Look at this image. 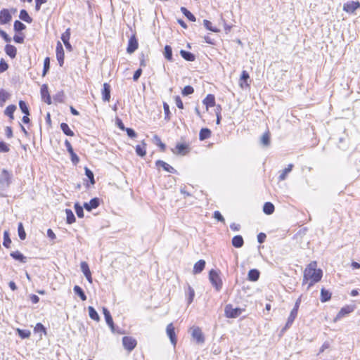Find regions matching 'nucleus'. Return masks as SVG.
Segmentation results:
<instances>
[{"label":"nucleus","mask_w":360,"mask_h":360,"mask_svg":"<svg viewBox=\"0 0 360 360\" xmlns=\"http://www.w3.org/2000/svg\"><path fill=\"white\" fill-rule=\"evenodd\" d=\"M316 266V262H311L304 271L303 283L308 280L311 281L308 288L312 286L315 283L319 282L322 278L323 272L321 269H317Z\"/></svg>","instance_id":"1"},{"label":"nucleus","mask_w":360,"mask_h":360,"mask_svg":"<svg viewBox=\"0 0 360 360\" xmlns=\"http://www.w3.org/2000/svg\"><path fill=\"white\" fill-rule=\"evenodd\" d=\"M209 279L211 282L213 287L215 288L217 291L221 290L222 288V281L218 274V273L214 270L212 269L209 273Z\"/></svg>","instance_id":"2"},{"label":"nucleus","mask_w":360,"mask_h":360,"mask_svg":"<svg viewBox=\"0 0 360 360\" xmlns=\"http://www.w3.org/2000/svg\"><path fill=\"white\" fill-rule=\"evenodd\" d=\"M12 178L13 174L11 172L6 169H3L0 171V185L2 187L8 188L11 184Z\"/></svg>","instance_id":"3"},{"label":"nucleus","mask_w":360,"mask_h":360,"mask_svg":"<svg viewBox=\"0 0 360 360\" xmlns=\"http://www.w3.org/2000/svg\"><path fill=\"white\" fill-rule=\"evenodd\" d=\"M300 302H301L300 298L297 300V301L295 302V306H294L293 309L291 310L290 316L288 318L286 324L284 326V328L282 329V331L287 330L294 322V321L297 315V311H298V309H299V307L300 304Z\"/></svg>","instance_id":"4"},{"label":"nucleus","mask_w":360,"mask_h":360,"mask_svg":"<svg viewBox=\"0 0 360 360\" xmlns=\"http://www.w3.org/2000/svg\"><path fill=\"white\" fill-rule=\"evenodd\" d=\"M243 311L244 309L241 308H233L231 304H227L224 309L225 316L231 319L240 316Z\"/></svg>","instance_id":"5"},{"label":"nucleus","mask_w":360,"mask_h":360,"mask_svg":"<svg viewBox=\"0 0 360 360\" xmlns=\"http://www.w3.org/2000/svg\"><path fill=\"white\" fill-rule=\"evenodd\" d=\"M136 340L129 336H124L122 338V344L127 350L131 352L132 351L136 346Z\"/></svg>","instance_id":"6"},{"label":"nucleus","mask_w":360,"mask_h":360,"mask_svg":"<svg viewBox=\"0 0 360 360\" xmlns=\"http://www.w3.org/2000/svg\"><path fill=\"white\" fill-rule=\"evenodd\" d=\"M360 8V2L350 1L343 5V11L348 13H353L355 11Z\"/></svg>","instance_id":"7"},{"label":"nucleus","mask_w":360,"mask_h":360,"mask_svg":"<svg viewBox=\"0 0 360 360\" xmlns=\"http://www.w3.org/2000/svg\"><path fill=\"white\" fill-rule=\"evenodd\" d=\"M167 335H168L171 343L175 347L176 345V333L174 330V327L172 323H169L167 325L166 328Z\"/></svg>","instance_id":"8"},{"label":"nucleus","mask_w":360,"mask_h":360,"mask_svg":"<svg viewBox=\"0 0 360 360\" xmlns=\"http://www.w3.org/2000/svg\"><path fill=\"white\" fill-rule=\"evenodd\" d=\"M12 19L11 14L6 8L0 11V24L5 25L8 23Z\"/></svg>","instance_id":"9"},{"label":"nucleus","mask_w":360,"mask_h":360,"mask_svg":"<svg viewBox=\"0 0 360 360\" xmlns=\"http://www.w3.org/2000/svg\"><path fill=\"white\" fill-rule=\"evenodd\" d=\"M354 310V307L351 305H347L344 307H342L338 314H337L335 321L341 319L342 318L345 317L347 314L352 313Z\"/></svg>","instance_id":"10"},{"label":"nucleus","mask_w":360,"mask_h":360,"mask_svg":"<svg viewBox=\"0 0 360 360\" xmlns=\"http://www.w3.org/2000/svg\"><path fill=\"white\" fill-rule=\"evenodd\" d=\"M65 146L67 148V150L68 152L70 153V156H71V160L72 162L76 165L79 162V157L76 155V153L74 152L73 150V148L72 147V145L71 143H70V141L68 140H65Z\"/></svg>","instance_id":"11"},{"label":"nucleus","mask_w":360,"mask_h":360,"mask_svg":"<svg viewBox=\"0 0 360 360\" xmlns=\"http://www.w3.org/2000/svg\"><path fill=\"white\" fill-rule=\"evenodd\" d=\"M64 50L60 41L57 43L56 46V58L58 61L59 65L61 67L64 63Z\"/></svg>","instance_id":"12"},{"label":"nucleus","mask_w":360,"mask_h":360,"mask_svg":"<svg viewBox=\"0 0 360 360\" xmlns=\"http://www.w3.org/2000/svg\"><path fill=\"white\" fill-rule=\"evenodd\" d=\"M103 313L104 314L106 323L110 328L112 332L114 333L115 332V325H114V322H113V320H112V316H111L110 311H108V309L107 308L103 307Z\"/></svg>","instance_id":"13"},{"label":"nucleus","mask_w":360,"mask_h":360,"mask_svg":"<svg viewBox=\"0 0 360 360\" xmlns=\"http://www.w3.org/2000/svg\"><path fill=\"white\" fill-rule=\"evenodd\" d=\"M192 337L196 340L198 343H202L205 341L202 333L198 327L193 329Z\"/></svg>","instance_id":"14"},{"label":"nucleus","mask_w":360,"mask_h":360,"mask_svg":"<svg viewBox=\"0 0 360 360\" xmlns=\"http://www.w3.org/2000/svg\"><path fill=\"white\" fill-rule=\"evenodd\" d=\"M41 95L42 100L47 104L51 103V96L49 95L48 87L46 84H44L41 88Z\"/></svg>","instance_id":"15"},{"label":"nucleus","mask_w":360,"mask_h":360,"mask_svg":"<svg viewBox=\"0 0 360 360\" xmlns=\"http://www.w3.org/2000/svg\"><path fill=\"white\" fill-rule=\"evenodd\" d=\"M99 205V199L98 198H92L89 202L84 203V207L87 211H91L92 209L98 207Z\"/></svg>","instance_id":"16"},{"label":"nucleus","mask_w":360,"mask_h":360,"mask_svg":"<svg viewBox=\"0 0 360 360\" xmlns=\"http://www.w3.org/2000/svg\"><path fill=\"white\" fill-rule=\"evenodd\" d=\"M138 49V42L135 37H131L129 40L127 51L129 53H134Z\"/></svg>","instance_id":"17"},{"label":"nucleus","mask_w":360,"mask_h":360,"mask_svg":"<svg viewBox=\"0 0 360 360\" xmlns=\"http://www.w3.org/2000/svg\"><path fill=\"white\" fill-rule=\"evenodd\" d=\"M202 103L206 106V109L208 110L210 107L215 105V97L213 94H208L202 101Z\"/></svg>","instance_id":"18"},{"label":"nucleus","mask_w":360,"mask_h":360,"mask_svg":"<svg viewBox=\"0 0 360 360\" xmlns=\"http://www.w3.org/2000/svg\"><path fill=\"white\" fill-rule=\"evenodd\" d=\"M102 98L104 101H109L110 98V86L108 83L103 84Z\"/></svg>","instance_id":"19"},{"label":"nucleus","mask_w":360,"mask_h":360,"mask_svg":"<svg viewBox=\"0 0 360 360\" xmlns=\"http://www.w3.org/2000/svg\"><path fill=\"white\" fill-rule=\"evenodd\" d=\"M156 165L157 167H162L165 171L169 173L174 174L176 172V170L174 167L162 160H158L156 162Z\"/></svg>","instance_id":"20"},{"label":"nucleus","mask_w":360,"mask_h":360,"mask_svg":"<svg viewBox=\"0 0 360 360\" xmlns=\"http://www.w3.org/2000/svg\"><path fill=\"white\" fill-rule=\"evenodd\" d=\"M205 266V261L203 259H200L193 266V274H198L202 271Z\"/></svg>","instance_id":"21"},{"label":"nucleus","mask_w":360,"mask_h":360,"mask_svg":"<svg viewBox=\"0 0 360 360\" xmlns=\"http://www.w3.org/2000/svg\"><path fill=\"white\" fill-rule=\"evenodd\" d=\"M5 52L9 57L14 58L17 54V49L13 45L7 44L5 46Z\"/></svg>","instance_id":"22"},{"label":"nucleus","mask_w":360,"mask_h":360,"mask_svg":"<svg viewBox=\"0 0 360 360\" xmlns=\"http://www.w3.org/2000/svg\"><path fill=\"white\" fill-rule=\"evenodd\" d=\"M292 167L293 165L289 164L288 165V167L285 168L281 172V174L278 176V180L280 181H284L287 178L288 174L292 171Z\"/></svg>","instance_id":"23"},{"label":"nucleus","mask_w":360,"mask_h":360,"mask_svg":"<svg viewBox=\"0 0 360 360\" xmlns=\"http://www.w3.org/2000/svg\"><path fill=\"white\" fill-rule=\"evenodd\" d=\"M11 257H12L14 259L18 260L22 263L27 262V257H25L20 252L15 251L12 252L10 254Z\"/></svg>","instance_id":"24"},{"label":"nucleus","mask_w":360,"mask_h":360,"mask_svg":"<svg viewBox=\"0 0 360 360\" xmlns=\"http://www.w3.org/2000/svg\"><path fill=\"white\" fill-rule=\"evenodd\" d=\"M244 244L243 238L241 236L238 235L232 238V245L236 248H241Z\"/></svg>","instance_id":"25"},{"label":"nucleus","mask_w":360,"mask_h":360,"mask_svg":"<svg viewBox=\"0 0 360 360\" xmlns=\"http://www.w3.org/2000/svg\"><path fill=\"white\" fill-rule=\"evenodd\" d=\"M180 55L181 57L185 59L187 61H194L195 59V56L193 53L191 52L185 51V50H181L180 51Z\"/></svg>","instance_id":"26"},{"label":"nucleus","mask_w":360,"mask_h":360,"mask_svg":"<svg viewBox=\"0 0 360 360\" xmlns=\"http://www.w3.org/2000/svg\"><path fill=\"white\" fill-rule=\"evenodd\" d=\"M259 271L257 269H253L249 271L248 278L249 281H257L259 278Z\"/></svg>","instance_id":"27"},{"label":"nucleus","mask_w":360,"mask_h":360,"mask_svg":"<svg viewBox=\"0 0 360 360\" xmlns=\"http://www.w3.org/2000/svg\"><path fill=\"white\" fill-rule=\"evenodd\" d=\"M211 136V131L207 128H202L200 129L199 133V139L201 141L205 140L210 138Z\"/></svg>","instance_id":"28"},{"label":"nucleus","mask_w":360,"mask_h":360,"mask_svg":"<svg viewBox=\"0 0 360 360\" xmlns=\"http://www.w3.org/2000/svg\"><path fill=\"white\" fill-rule=\"evenodd\" d=\"M263 212L266 214H271L274 212V205L269 202H265L263 206Z\"/></svg>","instance_id":"29"},{"label":"nucleus","mask_w":360,"mask_h":360,"mask_svg":"<svg viewBox=\"0 0 360 360\" xmlns=\"http://www.w3.org/2000/svg\"><path fill=\"white\" fill-rule=\"evenodd\" d=\"M19 18L22 20H23L27 23H31L32 22V18L29 15L27 11H25L24 9L20 11Z\"/></svg>","instance_id":"30"},{"label":"nucleus","mask_w":360,"mask_h":360,"mask_svg":"<svg viewBox=\"0 0 360 360\" xmlns=\"http://www.w3.org/2000/svg\"><path fill=\"white\" fill-rule=\"evenodd\" d=\"M16 110V106L15 105H9L6 107L4 110V114L9 117L10 119L13 120V113Z\"/></svg>","instance_id":"31"},{"label":"nucleus","mask_w":360,"mask_h":360,"mask_svg":"<svg viewBox=\"0 0 360 360\" xmlns=\"http://www.w3.org/2000/svg\"><path fill=\"white\" fill-rule=\"evenodd\" d=\"M331 298V293L324 289V288H322L321 290V301L322 302H326L328 300H330Z\"/></svg>","instance_id":"32"},{"label":"nucleus","mask_w":360,"mask_h":360,"mask_svg":"<svg viewBox=\"0 0 360 360\" xmlns=\"http://www.w3.org/2000/svg\"><path fill=\"white\" fill-rule=\"evenodd\" d=\"M88 311H89V317L91 319L96 321H98L100 320L99 315L98 314L97 311L93 307L89 306L88 307Z\"/></svg>","instance_id":"33"},{"label":"nucleus","mask_w":360,"mask_h":360,"mask_svg":"<svg viewBox=\"0 0 360 360\" xmlns=\"http://www.w3.org/2000/svg\"><path fill=\"white\" fill-rule=\"evenodd\" d=\"M73 290L75 293L77 295L82 301L86 300V296L81 287H79V285H75L73 288Z\"/></svg>","instance_id":"34"},{"label":"nucleus","mask_w":360,"mask_h":360,"mask_svg":"<svg viewBox=\"0 0 360 360\" xmlns=\"http://www.w3.org/2000/svg\"><path fill=\"white\" fill-rule=\"evenodd\" d=\"M60 129H61V130L63 131V132L65 135H67V136H73L75 135V134H74L73 131H72V130L70 129V127H69L68 124H66V123H64V122L61 123V124H60Z\"/></svg>","instance_id":"35"},{"label":"nucleus","mask_w":360,"mask_h":360,"mask_svg":"<svg viewBox=\"0 0 360 360\" xmlns=\"http://www.w3.org/2000/svg\"><path fill=\"white\" fill-rule=\"evenodd\" d=\"M65 214H66V221L68 224H71L75 221V217L71 210L66 209Z\"/></svg>","instance_id":"36"},{"label":"nucleus","mask_w":360,"mask_h":360,"mask_svg":"<svg viewBox=\"0 0 360 360\" xmlns=\"http://www.w3.org/2000/svg\"><path fill=\"white\" fill-rule=\"evenodd\" d=\"M136 153L140 157H143L146 155V143L144 142L142 143V146L137 145L136 146Z\"/></svg>","instance_id":"37"},{"label":"nucleus","mask_w":360,"mask_h":360,"mask_svg":"<svg viewBox=\"0 0 360 360\" xmlns=\"http://www.w3.org/2000/svg\"><path fill=\"white\" fill-rule=\"evenodd\" d=\"M181 11L189 20L192 22L195 21V17L187 8H186L185 7H181Z\"/></svg>","instance_id":"38"},{"label":"nucleus","mask_w":360,"mask_h":360,"mask_svg":"<svg viewBox=\"0 0 360 360\" xmlns=\"http://www.w3.org/2000/svg\"><path fill=\"white\" fill-rule=\"evenodd\" d=\"M164 56L167 60H172V50L170 46L166 45L165 46Z\"/></svg>","instance_id":"39"},{"label":"nucleus","mask_w":360,"mask_h":360,"mask_svg":"<svg viewBox=\"0 0 360 360\" xmlns=\"http://www.w3.org/2000/svg\"><path fill=\"white\" fill-rule=\"evenodd\" d=\"M18 236L20 240H25L26 238V233L25 231L22 222H20L18 226Z\"/></svg>","instance_id":"40"},{"label":"nucleus","mask_w":360,"mask_h":360,"mask_svg":"<svg viewBox=\"0 0 360 360\" xmlns=\"http://www.w3.org/2000/svg\"><path fill=\"white\" fill-rule=\"evenodd\" d=\"M203 25L206 27L207 30L212 31L213 32H219V30L216 27H213L212 25V22L207 20H203Z\"/></svg>","instance_id":"41"},{"label":"nucleus","mask_w":360,"mask_h":360,"mask_svg":"<svg viewBox=\"0 0 360 360\" xmlns=\"http://www.w3.org/2000/svg\"><path fill=\"white\" fill-rule=\"evenodd\" d=\"M188 147L186 145L183 143L177 144L176 146V152L178 154L184 155L186 153Z\"/></svg>","instance_id":"42"},{"label":"nucleus","mask_w":360,"mask_h":360,"mask_svg":"<svg viewBox=\"0 0 360 360\" xmlns=\"http://www.w3.org/2000/svg\"><path fill=\"white\" fill-rule=\"evenodd\" d=\"M9 94L4 89H0V106H3L8 98Z\"/></svg>","instance_id":"43"},{"label":"nucleus","mask_w":360,"mask_h":360,"mask_svg":"<svg viewBox=\"0 0 360 360\" xmlns=\"http://www.w3.org/2000/svg\"><path fill=\"white\" fill-rule=\"evenodd\" d=\"M80 268L84 276H89V274H91L89 265L86 262H81Z\"/></svg>","instance_id":"44"},{"label":"nucleus","mask_w":360,"mask_h":360,"mask_svg":"<svg viewBox=\"0 0 360 360\" xmlns=\"http://www.w3.org/2000/svg\"><path fill=\"white\" fill-rule=\"evenodd\" d=\"M17 333H18V335L22 339L29 338L31 335V333L30 330H22V329H20V328L17 329Z\"/></svg>","instance_id":"45"},{"label":"nucleus","mask_w":360,"mask_h":360,"mask_svg":"<svg viewBox=\"0 0 360 360\" xmlns=\"http://www.w3.org/2000/svg\"><path fill=\"white\" fill-rule=\"evenodd\" d=\"M14 30L15 32H20L26 28V26L20 21L15 20L13 25Z\"/></svg>","instance_id":"46"},{"label":"nucleus","mask_w":360,"mask_h":360,"mask_svg":"<svg viewBox=\"0 0 360 360\" xmlns=\"http://www.w3.org/2000/svg\"><path fill=\"white\" fill-rule=\"evenodd\" d=\"M187 294H188V304H190L193 302L194 296H195V291H194L193 288L190 285H188V287Z\"/></svg>","instance_id":"47"},{"label":"nucleus","mask_w":360,"mask_h":360,"mask_svg":"<svg viewBox=\"0 0 360 360\" xmlns=\"http://www.w3.org/2000/svg\"><path fill=\"white\" fill-rule=\"evenodd\" d=\"M11 243V240L9 237V233L7 231H5L4 233V242L3 245L4 247L8 248L10 247V244Z\"/></svg>","instance_id":"48"},{"label":"nucleus","mask_w":360,"mask_h":360,"mask_svg":"<svg viewBox=\"0 0 360 360\" xmlns=\"http://www.w3.org/2000/svg\"><path fill=\"white\" fill-rule=\"evenodd\" d=\"M19 107L22 111V113H24L26 115H30L28 107L26 104V103L24 101H19Z\"/></svg>","instance_id":"49"},{"label":"nucleus","mask_w":360,"mask_h":360,"mask_svg":"<svg viewBox=\"0 0 360 360\" xmlns=\"http://www.w3.org/2000/svg\"><path fill=\"white\" fill-rule=\"evenodd\" d=\"M193 92L194 89L191 86L188 85L184 86V88L182 89L181 94L183 96H186L190 94H192Z\"/></svg>","instance_id":"50"},{"label":"nucleus","mask_w":360,"mask_h":360,"mask_svg":"<svg viewBox=\"0 0 360 360\" xmlns=\"http://www.w3.org/2000/svg\"><path fill=\"white\" fill-rule=\"evenodd\" d=\"M261 143L264 146H268L270 143V137L268 133H264L261 138Z\"/></svg>","instance_id":"51"},{"label":"nucleus","mask_w":360,"mask_h":360,"mask_svg":"<svg viewBox=\"0 0 360 360\" xmlns=\"http://www.w3.org/2000/svg\"><path fill=\"white\" fill-rule=\"evenodd\" d=\"M75 212L78 217L82 218L84 217L83 207L80 206L78 203L75 205Z\"/></svg>","instance_id":"52"},{"label":"nucleus","mask_w":360,"mask_h":360,"mask_svg":"<svg viewBox=\"0 0 360 360\" xmlns=\"http://www.w3.org/2000/svg\"><path fill=\"white\" fill-rule=\"evenodd\" d=\"M50 68V59L49 57H46L44 61V69H43V76H45L47 72Z\"/></svg>","instance_id":"53"},{"label":"nucleus","mask_w":360,"mask_h":360,"mask_svg":"<svg viewBox=\"0 0 360 360\" xmlns=\"http://www.w3.org/2000/svg\"><path fill=\"white\" fill-rule=\"evenodd\" d=\"M163 109L165 112V119L166 120H170V110L169 106L167 103H163Z\"/></svg>","instance_id":"54"},{"label":"nucleus","mask_w":360,"mask_h":360,"mask_svg":"<svg viewBox=\"0 0 360 360\" xmlns=\"http://www.w3.org/2000/svg\"><path fill=\"white\" fill-rule=\"evenodd\" d=\"M85 174L89 178L91 184H95L94 176L93 172L87 167H85Z\"/></svg>","instance_id":"55"},{"label":"nucleus","mask_w":360,"mask_h":360,"mask_svg":"<svg viewBox=\"0 0 360 360\" xmlns=\"http://www.w3.org/2000/svg\"><path fill=\"white\" fill-rule=\"evenodd\" d=\"M34 330L35 333H43L44 334L46 333V328L41 323H38L36 324Z\"/></svg>","instance_id":"56"},{"label":"nucleus","mask_w":360,"mask_h":360,"mask_svg":"<svg viewBox=\"0 0 360 360\" xmlns=\"http://www.w3.org/2000/svg\"><path fill=\"white\" fill-rule=\"evenodd\" d=\"M70 38V28H68L61 35L63 42L69 41Z\"/></svg>","instance_id":"57"},{"label":"nucleus","mask_w":360,"mask_h":360,"mask_svg":"<svg viewBox=\"0 0 360 360\" xmlns=\"http://www.w3.org/2000/svg\"><path fill=\"white\" fill-rule=\"evenodd\" d=\"M124 131H126L130 138H135L136 136V131L131 128H126Z\"/></svg>","instance_id":"58"},{"label":"nucleus","mask_w":360,"mask_h":360,"mask_svg":"<svg viewBox=\"0 0 360 360\" xmlns=\"http://www.w3.org/2000/svg\"><path fill=\"white\" fill-rule=\"evenodd\" d=\"M0 36L6 41L10 42L11 38L6 34V32L0 29Z\"/></svg>","instance_id":"59"},{"label":"nucleus","mask_w":360,"mask_h":360,"mask_svg":"<svg viewBox=\"0 0 360 360\" xmlns=\"http://www.w3.org/2000/svg\"><path fill=\"white\" fill-rule=\"evenodd\" d=\"M214 218L217 219L219 221L224 222V218L219 211L214 212Z\"/></svg>","instance_id":"60"},{"label":"nucleus","mask_w":360,"mask_h":360,"mask_svg":"<svg viewBox=\"0 0 360 360\" xmlns=\"http://www.w3.org/2000/svg\"><path fill=\"white\" fill-rule=\"evenodd\" d=\"M8 68V64L4 60H1L0 62V73L6 71Z\"/></svg>","instance_id":"61"},{"label":"nucleus","mask_w":360,"mask_h":360,"mask_svg":"<svg viewBox=\"0 0 360 360\" xmlns=\"http://www.w3.org/2000/svg\"><path fill=\"white\" fill-rule=\"evenodd\" d=\"M175 103H176V106L179 108H180V109H183L184 108L183 102H182L181 98L179 96L175 97Z\"/></svg>","instance_id":"62"},{"label":"nucleus","mask_w":360,"mask_h":360,"mask_svg":"<svg viewBox=\"0 0 360 360\" xmlns=\"http://www.w3.org/2000/svg\"><path fill=\"white\" fill-rule=\"evenodd\" d=\"M9 150V148L4 142H0V152L6 153Z\"/></svg>","instance_id":"63"},{"label":"nucleus","mask_w":360,"mask_h":360,"mask_svg":"<svg viewBox=\"0 0 360 360\" xmlns=\"http://www.w3.org/2000/svg\"><path fill=\"white\" fill-rule=\"evenodd\" d=\"M266 238V236L264 233H259L257 235V241L259 243H263Z\"/></svg>","instance_id":"64"}]
</instances>
